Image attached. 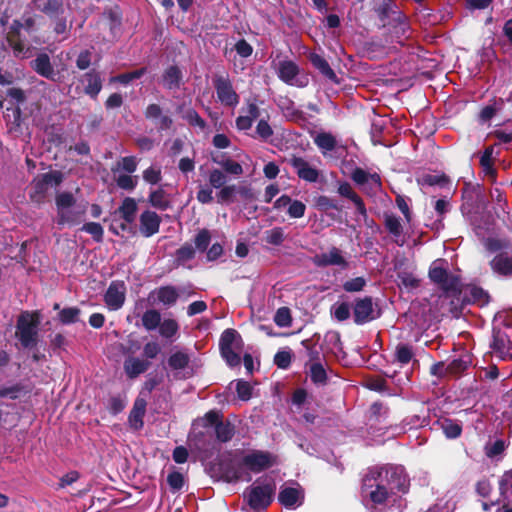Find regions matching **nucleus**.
<instances>
[{
  "label": "nucleus",
  "mask_w": 512,
  "mask_h": 512,
  "mask_svg": "<svg viewBox=\"0 0 512 512\" xmlns=\"http://www.w3.org/2000/svg\"><path fill=\"white\" fill-rule=\"evenodd\" d=\"M408 488L409 479L402 466L374 467L363 478L362 501L366 507L375 508L399 493H406Z\"/></svg>",
  "instance_id": "obj_1"
},
{
  "label": "nucleus",
  "mask_w": 512,
  "mask_h": 512,
  "mask_svg": "<svg viewBox=\"0 0 512 512\" xmlns=\"http://www.w3.org/2000/svg\"><path fill=\"white\" fill-rule=\"evenodd\" d=\"M277 464V456L266 450L252 449L241 453L223 471V477L229 483L250 482L252 474H259Z\"/></svg>",
  "instance_id": "obj_2"
},
{
  "label": "nucleus",
  "mask_w": 512,
  "mask_h": 512,
  "mask_svg": "<svg viewBox=\"0 0 512 512\" xmlns=\"http://www.w3.org/2000/svg\"><path fill=\"white\" fill-rule=\"evenodd\" d=\"M373 11L381 22V27H390L393 35L400 39L410 30L408 17L399 9L394 0H382Z\"/></svg>",
  "instance_id": "obj_3"
},
{
  "label": "nucleus",
  "mask_w": 512,
  "mask_h": 512,
  "mask_svg": "<svg viewBox=\"0 0 512 512\" xmlns=\"http://www.w3.org/2000/svg\"><path fill=\"white\" fill-rule=\"evenodd\" d=\"M57 215L55 222L59 228L73 226L81 221L85 207L77 205L76 198L70 192H61L55 198Z\"/></svg>",
  "instance_id": "obj_4"
},
{
  "label": "nucleus",
  "mask_w": 512,
  "mask_h": 512,
  "mask_svg": "<svg viewBox=\"0 0 512 512\" xmlns=\"http://www.w3.org/2000/svg\"><path fill=\"white\" fill-rule=\"evenodd\" d=\"M40 323L41 314L39 311H25L19 315L15 336L23 348L30 349L37 345Z\"/></svg>",
  "instance_id": "obj_5"
},
{
  "label": "nucleus",
  "mask_w": 512,
  "mask_h": 512,
  "mask_svg": "<svg viewBox=\"0 0 512 512\" xmlns=\"http://www.w3.org/2000/svg\"><path fill=\"white\" fill-rule=\"evenodd\" d=\"M488 251L495 253L490 265L492 270L503 276L512 274V243L504 239L489 238L485 242Z\"/></svg>",
  "instance_id": "obj_6"
},
{
  "label": "nucleus",
  "mask_w": 512,
  "mask_h": 512,
  "mask_svg": "<svg viewBox=\"0 0 512 512\" xmlns=\"http://www.w3.org/2000/svg\"><path fill=\"white\" fill-rule=\"evenodd\" d=\"M275 484L258 479L247 487L243 493L244 501L254 511L266 509L273 501Z\"/></svg>",
  "instance_id": "obj_7"
},
{
  "label": "nucleus",
  "mask_w": 512,
  "mask_h": 512,
  "mask_svg": "<svg viewBox=\"0 0 512 512\" xmlns=\"http://www.w3.org/2000/svg\"><path fill=\"white\" fill-rule=\"evenodd\" d=\"M219 346L222 357L230 367L240 364L243 341L237 331L233 329L225 330L221 335Z\"/></svg>",
  "instance_id": "obj_8"
},
{
  "label": "nucleus",
  "mask_w": 512,
  "mask_h": 512,
  "mask_svg": "<svg viewBox=\"0 0 512 512\" xmlns=\"http://www.w3.org/2000/svg\"><path fill=\"white\" fill-rule=\"evenodd\" d=\"M255 121H258L256 128H271L267 111L261 109L256 100H248L240 109V115L236 119L237 128H251Z\"/></svg>",
  "instance_id": "obj_9"
},
{
  "label": "nucleus",
  "mask_w": 512,
  "mask_h": 512,
  "mask_svg": "<svg viewBox=\"0 0 512 512\" xmlns=\"http://www.w3.org/2000/svg\"><path fill=\"white\" fill-rule=\"evenodd\" d=\"M212 83L216 91L218 101L229 108L239 104L240 97L235 91L232 81L227 73L215 74Z\"/></svg>",
  "instance_id": "obj_10"
},
{
  "label": "nucleus",
  "mask_w": 512,
  "mask_h": 512,
  "mask_svg": "<svg viewBox=\"0 0 512 512\" xmlns=\"http://www.w3.org/2000/svg\"><path fill=\"white\" fill-rule=\"evenodd\" d=\"M440 260L434 261L429 270L430 279L438 284L445 291H453L457 288L459 280L456 276L450 274Z\"/></svg>",
  "instance_id": "obj_11"
},
{
  "label": "nucleus",
  "mask_w": 512,
  "mask_h": 512,
  "mask_svg": "<svg viewBox=\"0 0 512 512\" xmlns=\"http://www.w3.org/2000/svg\"><path fill=\"white\" fill-rule=\"evenodd\" d=\"M312 261L317 267L337 266L345 270L349 266L344 253L337 247H331L325 252L316 254Z\"/></svg>",
  "instance_id": "obj_12"
},
{
  "label": "nucleus",
  "mask_w": 512,
  "mask_h": 512,
  "mask_svg": "<svg viewBox=\"0 0 512 512\" xmlns=\"http://www.w3.org/2000/svg\"><path fill=\"white\" fill-rule=\"evenodd\" d=\"M30 68L39 76L52 82H57L60 79L59 71L55 70L50 56L45 52L38 53L36 57L30 61Z\"/></svg>",
  "instance_id": "obj_13"
},
{
  "label": "nucleus",
  "mask_w": 512,
  "mask_h": 512,
  "mask_svg": "<svg viewBox=\"0 0 512 512\" xmlns=\"http://www.w3.org/2000/svg\"><path fill=\"white\" fill-rule=\"evenodd\" d=\"M353 316L354 322L357 325H363L376 319L379 316V314L376 312L374 308L372 298H358L354 304Z\"/></svg>",
  "instance_id": "obj_14"
},
{
  "label": "nucleus",
  "mask_w": 512,
  "mask_h": 512,
  "mask_svg": "<svg viewBox=\"0 0 512 512\" xmlns=\"http://www.w3.org/2000/svg\"><path fill=\"white\" fill-rule=\"evenodd\" d=\"M203 421L207 425H215L216 437L221 442L230 441L235 434V427L230 422L220 421V414L216 411L208 412Z\"/></svg>",
  "instance_id": "obj_15"
},
{
  "label": "nucleus",
  "mask_w": 512,
  "mask_h": 512,
  "mask_svg": "<svg viewBox=\"0 0 512 512\" xmlns=\"http://www.w3.org/2000/svg\"><path fill=\"white\" fill-rule=\"evenodd\" d=\"M126 288L122 282H112L108 287L104 299L110 310L120 309L125 301Z\"/></svg>",
  "instance_id": "obj_16"
},
{
  "label": "nucleus",
  "mask_w": 512,
  "mask_h": 512,
  "mask_svg": "<svg viewBox=\"0 0 512 512\" xmlns=\"http://www.w3.org/2000/svg\"><path fill=\"white\" fill-rule=\"evenodd\" d=\"M80 82L84 85V92L92 99H96L102 90V79L100 73L96 69H91L85 72Z\"/></svg>",
  "instance_id": "obj_17"
},
{
  "label": "nucleus",
  "mask_w": 512,
  "mask_h": 512,
  "mask_svg": "<svg viewBox=\"0 0 512 512\" xmlns=\"http://www.w3.org/2000/svg\"><path fill=\"white\" fill-rule=\"evenodd\" d=\"M291 165L296 170L299 178L311 183L317 182L319 171L303 158L293 157L291 159Z\"/></svg>",
  "instance_id": "obj_18"
},
{
  "label": "nucleus",
  "mask_w": 512,
  "mask_h": 512,
  "mask_svg": "<svg viewBox=\"0 0 512 512\" xmlns=\"http://www.w3.org/2000/svg\"><path fill=\"white\" fill-rule=\"evenodd\" d=\"M161 219L157 213L146 210L140 216V232L145 237H151L159 231Z\"/></svg>",
  "instance_id": "obj_19"
},
{
  "label": "nucleus",
  "mask_w": 512,
  "mask_h": 512,
  "mask_svg": "<svg viewBox=\"0 0 512 512\" xmlns=\"http://www.w3.org/2000/svg\"><path fill=\"white\" fill-rule=\"evenodd\" d=\"M278 106L289 121L295 122L298 125H303L306 122L303 111L297 109L294 102L289 98L281 97L278 101Z\"/></svg>",
  "instance_id": "obj_20"
},
{
  "label": "nucleus",
  "mask_w": 512,
  "mask_h": 512,
  "mask_svg": "<svg viewBox=\"0 0 512 512\" xmlns=\"http://www.w3.org/2000/svg\"><path fill=\"white\" fill-rule=\"evenodd\" d=\"M150 367V362L133 355L126 357L123 368L128 378L134 379L144 373Z\"/></svg>",
  "instance_id": "obj_21"
},
{
  "label": "nucleus",
  "mask_w": 512,
  "mask_h": 512,
  "mask_svg": "<svg viewBox=\"0 0 512 512\" xmlns=\"http://www.w3.org/2000/svg\"><path fill=\"white\" fill-rule=\"evenodd\" d=\"M162 84L168 90H178L183 84V72L177 65L168 66L162 74Z\"/></svg>",
  "instance_id": "obj_22"
},
{
  "label": "nucleus",
  "mask_w": 512,
  "mask_h": 512,
  "mask_svg": "<svg viewBox=\"0 0 512 512\" xmlns=\"http://www.w3.org/2000/svg\"><path fill=\"white\" fill-rule=\"evenodd\" d=\"M299 66L292 60H281L277 66L278 78L288 85H293L294 79L299 74Z\"/></svg>",
  "instance_id": "obj_23"
},
{
  "label": "nucleus",
  "mask_w": 512,
  "mask_h": 512,
  "mask_svg": "<svg viewBox=\"0 0 512 512\" xmlns=\"http://www.w3.org/2000/svg\"><path fill=\"white\" fill-rule=\"evenodd\" d=\"M155 297L164 306H172L176 303L179 292L174 286H162L150 293L149 298Z\"/></svg>",
  "instance_id": "obj_24"
},
{
  "label": "nucleus",
  "mask_w": 512,
  "mask_h": 512,
  "mask_svg": "<svg viewBox=\"0 0 512 512\" xmlns=\"http://www.w3.org/2000/svg\"><path fill=\"white\" fill-rule=\"evenodd\" d=\"M309 60L314 68H316L325 78L334 83H339L338 77L334 70L330 67L328 61L317 53H311Z\"/></svg>",
  "instance_id": "obj_25"
},
{
  "label": "nucleus",
  "mask_w": 512,
  "mask_h": 512,
  "mask_svg": "<svg viewBox=\"0 0 512 512\" xmlns=\"http://www.w3.org/2000/svg\"><path fill=\"white\" fill-rule=\"evenodd\" d=\"M177 114L179 117L187 122L188 125L193 127L204 128L205 121L200 117L192 107L182 104L177 107Z\"/></svg>",
  "instance_id": "obj_26"
},
{
  "label": "nucleus",
  "mask_w": 512,
  "mask_h": 512,
  "mask_svg": "<svg viewBox=\"0 0 512 512\" xmlns=\"http://www.w3.org/2000/svg\"><path fill=\"white\" fill-rule=\"evenodd\" d=\"M505 101L503 98H493L489 104L484 106L479 112V120L482 124L490 121L499 111L503 109Z\"/></svg>",
  "instance_id": "obj_27"
},
{
  "label": "nucleus",
  "mask_w": 512,
  "mask_h": 512,
  "mask_svg": "<svg viewBox=\"0 0 512 512\" xmlns=\"http://www.w3.org/2000/svg\"><path fill=\"white\" fill-rule=\"evenodd\" d=\"M145 410L146 401L144 399H137L129 415V424L132 428L138 430L143 427Z\"/></svg>",
  "instance_id": "obj_28"
},
{
  "label": "nucleus",
  "mask_w": 512,
  "mask_h": 512,
  "mask_svg": "<svg viewBox=\"0 0 512 512\" xmlns=\"http://www.w3.org/2000/svg\"><path fill=\"white\" fill-rule=\"evenodd\" d=\"M510 345V340L507 339V337L503 333H501L500 331L494 332L491 348L495 352H497L500 357H512V353H510Z\"/></svg>",
  "instance_id": "obj_29"
},
{
  "label": "nucleus",
  "mask_w": 512,
  "mask_h": 512,
  "mask_svg": "<svg viewBox=\"0 0 512 512\" xmlns=\"http://www.w3.org/2000/svg\"><path fill=\"white\" fill-rule=\"evenodd\" d=\"M145 117L149 120H157L159 119V124L161 128H170L172 125V119L163 115L162 108L158 104H149L144 112Z\"/></svg>",
  "instance_id": "obj_30"
},
{
  "label": "nucleus",
  "mask_w": 512,
  "mask_h": 512,
  "mask_svg": "<svg viewBox=\"0 0 512 512\" xmlns=\"http://www.w3.org/2000/svg\"><path fill=\"white\" fill-rule=\"evenodd\" d=\"M179 324L173 318H164L158 327L159 335L168 340H174L179 333Z\"/></svg>",
  "instance_id": "obj_31"
},
{
  "label": "nucleus",
  "mask_w": 512,
  "mask_h": 512,
  "mask_svg": "<svg viewBox=\"0 0 512 512\" xmlns=\"http://www.w3.org/2000/svg\"><path fill=\"white\" fill-rule=\"evenodd\" d=\"M279 502L288 508H293L299 504L300 491L294 487H284L278 495Z\"/></svg>",
  "instance_id": "obj_32"
},
{
  "label": "nucleus",
  "mask_w": 512,
  "mask_h": 512,
  "mask_svg": "<svg viewBox=\"0 0 512 512\" xmlns=\"http://www.w3.org/2000/svg\"><path fill=\"white\" fill-rule=\"evenodd\" d=\"M119 215L125 220L127 224L134 222L137 212V203L133 198L127 197L123 200L121 206L118 208Z\"/></svg>",
  "instance_id": "obj_33"
},
{
  "label": "nucleus",
  "mask_w": 512,
  "mask_h": 512,
  "mask_svg": "<svg viewBox=\"0 0 512 512\" xmlns=\"http://www.w3.org/2000/svg\"><path fill=\"white\" fill-rule=\"evenodd\" d=\"M161 320V313L156 309L146 310L141 317L143 327L149 332L158 329L161 324Z\"/></svg>",
  "instance_id": "obj_34"
},
{
  "label": "nucleus",
  "mask_w": 512,
  "mask_h": 512,
  "mask_svg": "<svg viewBox=\"0 0 512 512\" xmlns=\"http://www.w3.org/2000/svg\"><path fill=\"white\" fill-rule=\"evenodd\" d=\"M49 183L47 179L45 178V174L40 175L33 181V192L31 193V198L36 202H41L48 189H49Z\"/></svg>",
  "instance_id": "obj_35"
},
{
  "label": "nucleus",
  "mask_w": 512,
  "mask_h": 512,
  "mask_svg": "<svg viewBox=\"0 0 512 512\" xmlns=\"http://www.w3.org/2000/svg\"><path fill=\"white\" fill-rule=\"evenodd\" d=\"M6 40L9 46L13 49L15 56H20L27 50L26 45L21 38V31H8Z\"/></svg>",
  "instance_id": "obj_36"
},
{
  "label": "nucleus",
  "mask_w": 512,
  "mask_h": 512,
  "mask_svg": "<svg viewBox=\"0 0 512 512\" xmlns=\"http://www.w3.org/2000/svg\"><path fill=\"white\" fill-rule=\"evenodd\" d=\"M40 10L51 19L58 18L64 13L63 0H47Z\"/></svg>",
  "instance_id": "obj_37"
},
{
  "label": "nucleus",
  "mask_w": 512,
  "mask_h": 512,
  "mask_svg": "<svg viewBox=\"0 0 512 512\" xmlns=\"http://www.w3.org/2000/svg\"><path fill=\"white\" fill-rule=\"evenodd\" d=\"M350 315V305L346 302H336L331 307V316L338 322L348 320Z\"/></svg>",
  "instance_id": "obj_38"
},
{
  "label": "nucleus",
  "mask_w": 512,
  "mask_h": 512,
  "mask_svg": "<svg viewBox=\"0 0 512 512\" xmlns=\"http://www.w3.org/2000/svg\"><path fill=\"white\" fill-rule=\"evenodd\" d=\"M149 202L153 207L160 210H166L170 205L167 194L163 189H157L151 192L149 196Z\"/></svg>",
  "instance_id": "obj_39"
},
{
  "label": "nucleus",
  "mask_w": 512,
  "mask_h": 512,
  "mask_svg": "<svg viewBox=\"0 0 512 512\" xmlns=\"http://www.w3.org/2000/svg\"><path fill=\"white\" fill-rule=\"evenodd\" d=\"M385 227L387 228L389 233L396 239V242H398V239L402 235V224L400 218L396 217L395 215H386Z\"/></svg>",
  "instance_id": "obj_40"
},
{
  "label": "nucleus",
  "mask_w": 512,
  "mask_h": 512,
  "mask_svg": "<svg viewBox=\"0 0 512 512\" xmlns=\"http://www.w3.org/2000/svg\"><path fill=\"white\" fill-rule=\"evenodd\" d=\"M315 142L323 153L333 150L336 144L335 138L331 134L325 132L316 135Z\"/></svg>",
  "instance_id": "obj_41"
},
{
  "label": "nucleus",
  "mask_w": 512,
  "mask_h": 512,
  "mask_svg": "<svg viewBox=\"0 0 512 512\" xmlns=\"http://www.w3.org/2000/svg\"><path fill=\"white\" fill-rule=\"evenodd\" d=\"M167 483L170 487V490L175 493L180 491L185 485V478L182 473L179 471L173 470L167 476Z\"/></svg>",
  "instance_id": "obj_42"
},
{
  "label": "nucleus",
  "mask_w": 512,
  "mask_h": 512,
  "mask_svg": "<svg viewBox=\"0 0 512 512\" xmlns=\"http://www.w3.org/2000/svg\"><path fill=\"white\" fill-rule=\"evenodd\" d=\"M505 449L506 442L502 439H497L493 443H487L484 447V452L488 458H495L501 455Z\"/></svg>",
  "instance_id": "obj_43"
},
{
  "label": "nucleus",
  "mask_w": 512,
  "mask_h": 512,
  "mask_svg": "<svg viewBox=\"0 0 512 512\" xmlns=\"http://www.w3.org/2000/svg\"><path fill=\"white\" fill-rule=\"evenodd\" d=\"M285 239L284 229L282 227H274L265 232V241L271 245L279 246Z\"/></svg>",
  "instance_id": "obj_44"
},
{
  "label": "nucleus",
  "mask_w": 512,
  "mask_h": 512,
  "mask_svg": "<svg viewBox=\"0 0 512 512\" xmlns=\"http://www.w3.org/2000/svg\"><path fill=\"white\" fill-rule=\"evenodd\" d=\"M189 356L183 352L173 353L169 359L168 364L172 369L181 370L184 369L189 363Z\"/></svg>",
  "instance_id": "obj_45"
},
{
  "label": "nucleus",
  "mask_w": 512,
  "mask_h": 512,
  "mask_svg": "<svg viewBox=\"0 0 512 512\" xmlns=\"http://www.w3.org/2000/svg\"><path fill=\"white\" fill-rule=\"evenodd\" d=\"M310 376L316 384H324L327 380L326 370L319 362H315L310 366Z\"/></svg>",
  "instance_id": "obj_46"
},
{
  "label": "nucleus",
  "mask_w": 512,
  "mask_h": 512,
  "mask_svg": "<svg viewBox=\"0 0 512 512\" xmlns=\"http://www.w3.org/2000/svg\"><path fill=\"white\" fill-rule=\"evenodd\" d=\"M81 231H84L92 236L96 242L103 240L104 230L103 227L97 222H88L81 227Z\"/></svg>",
  "instance_id": "obj_47"
},
{
  "label": "nucleus",
  "mask_w": 512,
  "mask_h": 512,
  "mask_svg": "<svg viewBox=\"0 0 512 512\" xmlns=\"http://www.w3.org/2000/svg\"><path fill=\"white\" fill-rule=\"evenodd\" d=\"M395 357L402 365L408 364L413 358L412 347L406 344H399L396 347Z\"/></svg>",
  "instance_id": "obj_48"
},
{
  "label": "nucleus",
  "mask_w": 512,
  "mask_h": 512,
  "mask_svg": "<svg viewBox=\"0 0 512 512\" xmlns=\"http://www.w3.org/2000/svg\"><path fill=\"white\" fill-rule=\"evenodd\" d=\"M80 310L76 307L64 308L59 312V320L63 324L76 323L79 319Z\"/></svg>",
  "instance_id": "obj_49"
},
{
  "label": "nucleus",
  "mask_w": 512,
  "mask_h": 512,
  "mask_svg": "<svg viewBox=\"0 0 512 512\" xmlns=\"http://www.w3.org/2000/svg\"><path fill=\"white\" fill-rule=\"evenodd\" d=\"M470 363H471V361H470L469 356L454 359L447 365L446 371L451 374H457V373H460V372L466 370L468 368V366L470 365Z\"/></svg>",
  "instance_id": "obj_50"
},
{
  "label": "nucleus",
  "mask_w": 512,
  "mask_h": 512,
  "mask_svg": "<svg viewBox=\"0 0 512 512\" xmlns=\"http://www.w3.org/2000/svg\"><path fill=\"white\" fill-rule=\"evenodd\" d=\"M274 322L279 327H289L292 322L291 313L289 308L281 307L279 308L274 316Z\"/></svg>",
  "instance_id": "obj_51"
},
{
  "label": "nucleus",
  "mask_w": 512,
  "mask_h": 512,
  "mask_svg": "<svg viewBox=\"0 0 512 512\" xmlns=\"http://www.w3.org/2000/svg\"><path fill=\"white\" fill-rule=\"evenodd\" d=\"M211 240L210 231L207 229H201L197 235L195 236V247L198 251L204 252L206 251Z\"/></svg>",
  "instance_id": "obj_52"
},
{
  "label": "nucleus",
  "mask_w": 512,
  "mask_h": 512,
  "mask_svg": "<svg viewBox=\"0 0 512 512\" xmlns=\"http://www.w3.org/2000/svg\"><path fill=\"white\" fill-rule=\"evenodd\" d=\"M137 159L134 156H126L117 162L115 171L123 170L126 173H133L137 169Z\"/></svg>",
  "instance_id": "obj_53"
},
{
  "label": "nucleus",
  "mask_w": 512,
  "mask_h": 512,
  "mask_svg": "<svg viewBox=\"0 0 512 512\" xmlns=\"http://www.w3.org/2000/svg\"><path fill=\"white\" fill-rule=\"evenodd\" d=\"M442 430L447 438L455 439L460 436L462 428L459 424L451 420H445L442 423Z\"/></svg>",
  "instance_id": "obj_54"
},
{
  "label": "nucleus",
  "mask_w": 512,
  "mask_h": 512,
  "mask_svg": "<svg viewBox=\"0 0 512 512\" xmlns=\"http://www.w3.org/2000/svg\"><path fill=\"white\" fill-rule=\"evenodd\" d=\"M305 211L306 205L303 202L292 199L287 209V214L289 215L290 218L298 219L302 218L305 215Z\"/></svg>",
  "instance_id": "obj_55"
},
{
  "label": "nucleus",
  "mask_w": 512,
  "mask_h": 512,
  "mask_svg": "<svg viewBox=\"0 0 512 512\" xmlns=\"http://www.w3.org/2000/svg\"><path fill=\"white\" fill-rule=\"evenodd\" d=\"M292 354L290 350H280L274 356V363L280 369H287L291 364Z\"/></svg>",
  "instance_id": "obj_56"
},
{
  "label": "nucleus",
  "mask_w": 512,
  "mask_h": 512,
  "mask_svg": "<svg viewBox=\"0 0 512 512\" xmlns=\"http://www.w3.org/2000/svg\"><path fill=\"white\" fill-rule=\"evenodd\" d=\"M208 179L210 186L215 189L223 187L227 181L226 175L219 169H213Z\"/></svg>",
  "instance_id": "obj_57"
},
{
  "label": "nucleus",
  "mask_w": 512,
  "mask_h": 512,
  "mask_svg": "<svg viewBox=\"0 0 512 512\" xmlns=\"http://www.w3.org/2000/svg\"><path fill=\"white\" fill-rule=\"evenodd\" d=\"M118 187L124 190H133L137 185V177L128 174H119L116 177Z\"/></svg>",
  "instance_id": "obj_58"
},
{
  "label": "nucleus",
  "mask_w": 512,
  "mask_h": 512,
  "mask_svg": "<svg viewBox=\"0 0 512 512\" xmlns=\"http://www.w3.org/2000/svg\"><path fill=\"white\" fill-rule=\"evenodd\" d=\"M7 97L13 105H19L26 101V94L23 89L18 87L9 88L6 92Z\"/></svg>",
  "instance_id": "obj_59"
},
{
  "label": "nucleus",
  "mask_w": 512,
  "mask_h": 512,
  "mask_svg": "<svg viewBox=\"0 0 512 512\" xmlns=\"http://www.w3.org/2000/svg\"><path fill=\"white\" fill-rule=\"evenodd\" d=\"M365 285L366 280L363 277H356L344 282L343 289L346 292H359L363 290Z\"/></svg>",
  "instance_id": "obj_60"
},
{
  "label": "nucleus",
  "mask_w": 512,
  "mask_h": 512,
  "mask_svg": "<svg viewBox=\"0 0 512 512\" xmlns=\"http://www.w3.org/2000/svg\"><path fill=\"white\" fill-rule=\"evenodd\" d=\"M92 61V52L89 49L82 50L76 59V67L79 70H86L90 67Z\"/></svg>",
  "instance_id": "obj_61"
},
{
  "label": "nucleus",
  "mask_w": 512,
  "mask_h": 512,
  "mask_svg": "<svg viewBox=\"0 0 512 512\" xmlns=\"http://www.w3.org/2000/svg\"><path fill=\"white\" fill-rule=\"evenodd\" d=\"M470 300L478 303L479 305H484L488 303V295L487 293L480 287L473 286L469 289Z\"/></svg>",
  "instance_id": "obj_62"
},
{
  "label": "nucleus",
  "mask_w": 512,
  "mask_h": 512,
  "mask_svg": "<svg viewBox=\"0 0 512 512\" xmlns=\"http://www.w3.org/2000/svg\"><path fill=\"white\" fill-rule=\"evenodd\" d=\"M398 279L400 281V285L404 286L407 289H413L418 286V279L409 272H400L398 274Z\"/></svg>",
  "instance_id": "obj_63"
},
{
  "label": "nucleus",
  "mask_w": 512,
  "mask_h": 512,
  "mask_svg": "<svg viewBox=\"0 0 512 512\" xmlns=\"http://www.w3.org/2000/svg\"><path fill=\"white\" fill-rule=\"evenodd\" d=\"M234 49L242 58H248L253 53V47L245 39L238 40L234 45Z\"/></svg>",
  "instance_id": "obj_64"
}]
</instances>
